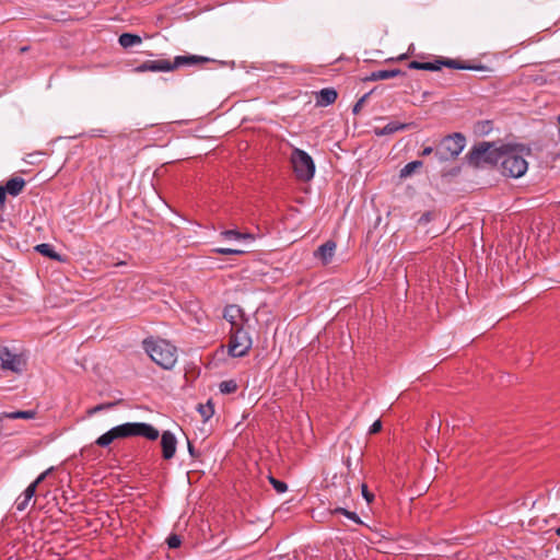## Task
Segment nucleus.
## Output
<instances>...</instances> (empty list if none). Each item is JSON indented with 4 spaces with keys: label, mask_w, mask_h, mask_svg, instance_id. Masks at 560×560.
Here are the masks:
<instances>
[{
    "label": "nucleus",
    "mask_w": 560,
    "mask_h": 560,
    "mask_svg": "<svg viewBox=\"0 0 560 560\" xmlns=\"http://www.w3.org/2000/svg\"><path fill=\"white\" fill-rule=\"evenodd\" d=\"M141 436L149 441H155L160 436V432L150 423L145 422H126L116 425L98 436L95 444L100 447L109 446L115 440Z\"/></svg>",
    "instance_id": "1"
},
{
    "label": "nucleus",
    "mask_w": 560,
    "mask_h": 560,
    "mask_svg": "<svg viewBox=\"0 0 560 560\" xmlns=\"http://www.w3.org/2000/svg\"><path fill=\"white\" fill-rule=\"evenodd\" d=\"M504 147H498L495 142H478L468 151L466 160L474 167H492L500 163Z\"/></svg>",
    "instance_id": "2"
},
{
    "label": "nucleus",
    "mask_w": 560,
    "mask_h": 560,
    "mask_svg": "<svg viewBox=\"0 0 560 560\" xmlns=\"http://www.w3.org/2000/svg\"><path fill=\"white\" fill-rule=\"evenodd\" d=\"M143 348L149 357L164 370H171L177 361V349L164 339H145Z\"/></svg>",
    "instance_id": "3"
},
{
    "label": "nucleus",
    "mask_w": 560,
    "mask_h": 560,
    "mask_svg": "<svg viewBox=\"0 0 560 560\" xmlns=\"http://www.w3.org/2000/svg\"><path fill=\"white\" fill-rule=\"evenodd\" d=\"M501 173L506 177L520 178L527 168L528 163L524 156V149L505 145L500 159Z\"/></svg>",
    "instance_id": "4"
},
{
    "label": "nucleus",
    "mask_w": 560,
    "mask_h": 560,
    "mask_svg": "<svg viewBox=\"0 0 560 560\" xmlns=\"http://www.w3.org/2000/svg\"><path fill=\"white\" fill-rule=\"evenodd\" d=\"M408 67L415 70H427V71H439L442 67H447L451 69L458 70H483V66L471 65L467 61H462L458 59H448V58H440L434 62H421L413 60L409 62Z\"/></svg>",
    "instance_id": "5"
},
{
    "label": "nucleus",
    "mask_w": 560,
    "mask_h": 560,
    "mask_svg": "<svg viewBox=\"0 0 560 560\" xmlns=\"http://www.w3.org/2000/svg\"><path fill=\"white\" fill-rule=\"evenodd\" d=\"M253 341L248 331L243 326H237L230 329V341L228 345V352L231 357L241 358L246 355Z\"/></svg>",
    "instance_id": "6"
},
{
    "label": "nucleus",
    "mask_w": 560,
    "mask_h": 560,
    "mask_svg": "<svg viewBox=\"0 0 560 560\" xmlns=\"http://www.w3.org/2000/svg\"><path fill=\"white\" fill-rule=\"evenodd\" d=\"M291 163L299 180L308 182L314 177L315 164L312 156L301 149H294L291 154Z\"/></svg>",
    "instance_id": "7"
},
{
    "label": "nucleus",
    "mask_w": 560,
    "mask_h": 560,
    "mask_svg": "<svg viewBox=\"0 0 560 560\" xmlns=\"http://www.w3.org/2000/svg\"><path fill=\"white\" fill-rule=\"evenodd\" d=\"M465 143L466 139L464 135L459 132L448 135L441 141V144L435 151V155L441 161L456 159L459 155V153L464 150Z\"/></svg>",
    "instance_id": "8"
},
{
    "label": "nucleus",
    "mask_w": 560,
    "mask_h": 560,
    "mask_svg": "<svg viewBox=\"0 0 560 560\" xmlns=\"http://www.w3.org/2000/svg\"><path fill=\"white\" fill-rule=\"evenodd\" d=\"M0 361L2 370H9L16 374H21L26 366V361L23 357L11 352L5 346L0 347Z\"/></svg>",
    "instance_id": "9"
},
{
    "label": "nucleus",
    "mask_w": 560,
    "mask_h": 560,
    "mask_svg": "<svg viewBox=\"0 0 560 560\" xmlns=\"http://www.w3.org/2000/svg\"><path fill=\"white\" fill-rule=\"evenodd\" d=\"M214 60L208 57L197 56V55H185V56H176L173 61H171L172 71L178 69L180 67H198L208 62H213Z\"/></svg>",
    "instance_id": "10"
},
{
    "label": "nucleus",
    "mask_w": 560,
    "mask_h": 560,
    "mask_svg": "<svg viewBox=\"0 0 560 560\" xmlns=\"http://www.w3.org/2000/svg\"><path fill=\"white\" fill-rule=\"evenodd\" d=\"M136 72H168L172 71L171 61L167 59L145 60L135 68Z\"/></svg>",
    "instance_id": "11"
},
{
    "label": "nucleus",
    "mask_w": 560,
    "mask_h": 560,
    "mask_svg": "<svg viewBox=\"0 0 560 560\" xmlns=\"http://www.w3.org/2000/svg\"><path fill=\"white\" fill-rule=\"evenodd\" d=\"M177 440L171 431H164L161 434L162 457L170 460L175 456Z\"/></svg>",
    "instance_id": "12"
},
{
    "label": "nucleus",
    "mask_w": 560,
    "mask_h": 560,
    "mask_svg": "<svg viewBox=\"0 0 560 560\" xmlns=\"http://www.w3.org/2000/svg\"><path fill=\"white\" fill-rule=\"evenodd\" d=\"M223 318L231 324V328L243 326L246 322L242 308L237 305L225 306L223 311Z\"/></svg>",
    "instance_id": "13"
},
{
    "label": "nucleus",
    "mask_w": 560,
    "mask_h": 560,
    "mask_svg": "<svg viewBox=\"0 0 560 560\" xmlns=\"http://www.w3.org/2000/svg\"><path fill=\"white\" fill-rule=\"evenodd\" d=\"M413 127H416V124L413 121L412 122L390 121L383 128L375 127L373 131L376 136L382 137V136L393 135L397 131L408 130Z\"/></svg>",
    "instance_id": "14"
},
{
    "label": "nucleus",
    "mask_w": 560,
    "mask_h": 560,
    "mask_svg": "<svg viewBox=\"0 0 560 560\" xmlns=\"http://www.w3.org/2000/svg\"><path fill=\"white\" fill-rule=\"evenodd\" d=\"M336 243L334 241H327L322 244L314 253L315 257L319 258L324 265H328L335 255Z\"/></svg>",
    "instance_id": "15"
},
{
    "label": "nucleus",
    "mask_w": 560,
    "mask_h": 560,
    "mask_svg": "<svg viewBox=\"0 0 560 560\" xmlns=\"http://www.w3.org/2000/svg\"><path fill=\"white\" fill-rule=\"evenodd\" d=\"M338 97L337 91L332 88H326L320 90L316 94V104L318 106H328L336 102Z\"/></svg>",
    "instance_id": "16"
},
{
    "label": "nucleus",
    "mask_w": 560,
    "mask_h": 560,
    "mask_svg": "<svg viewBox=\"0 0 560 560\" xmlns=\"http://www.w3.org/2000/svg\"><path fill=\"white\" fill-rule=\"evenodd\" d=\"M25 180L22 178V177H19V176H15V177H12L10 178L7 183H5V186H3V188L5 189V191L11 195V196H18L20 195L24 187H25Z\"/></svg>",
    "instance_id": "17"
},
{
    "label": "nucleus",
    "mask_w": 560,
    "mask_h": 560,
    "mask_svg": "<svg viewBox=\"0 0 560 560\" xmlns=\"http://www.w3.org/2000/svg\"><path fill=\"white\" fill-rule=\"evenodd\" d=\"M405 72H402L400 69H393V70H377L373 71L365 80L368 81H378V80H387L392 79L398 75H404Z\"/></svg>",
    "instance_id": "18"
},
{
    "label": "nucleus",
    "mask_w": 560,
    "mask_h": 560,
    "mask_svg": "<svg viewBox=\"0 0 560 560\" xmlns=\"http://www.w3.org/2000/svg\"><path fill=\"white\" fill-rule=\"evenodd\" d=\"M118 42L121 47L129 48V47H132L133 45L140 44L142 42V38L137 34L122 33L119 36Z\"/></svg>",
    "instance_id": "19"
},
{
    "label": "nucleus",
    "mask_w": 560,
    "mask_h": 560,
    "mask_svg": "<svg viewBox=\"0 0 560 560\" xmlns=\"http://www.w3.org/2000/svg\"><path fill=\"white\" fill-rule=\"evenodd\" d=\"M221 235L226 240H236V241H253L254 235L252 233H243L237 230H225L221 233Z\"/></svg>",
    "instance_id": "20"
},
{
    "label": "nucleus",
    "mask_w": 560,
    "mask_h": 560,
    "mask_svg": "<svg viewBox=\"0 0 560 560\" xmlns=\"http://www.w3.org/2000/svg\"><path fill=\"white\" fill-rule=\"evenodd\" d=\"M493 124L491 120H480L474 126V132L478 136H486L492 130Z\"/></svg>",
    "instance_id": "21"
},
{
    "label": "nucleus",
    "mask_w": 560,
    "mask_h": 560,
    "mask_svg": "<svg viewBox=\"0 0 560 560\" xmlns=\"http://www.w3.org/2000/svg\"><path fill=\"white\" fill-rule=\"evenodd\" d=\"M35 249L46 257H49L55 260H60V255L54 250V248L50 244H46V243L39 244L35 247Z\"/></svg>",
    "instance_id": "22"
},
{
    "label": "nucleus",
    "mask_w": 560,
    "mask_h": 560,
    "mask_svg": "<svg viewBox=\"0 0 560 560\" xmlns=\"http://www.w3.org/2000/svg\"><path fill=\"white\" fill-rule=\"evenodd\" d=\"M35 416L36 411L34 410L3 412V417L8 419H34Z\"/></svg>",
    "instance_id": "23"
},
{
    "label": "nucleus",
    "mask_w": 560,
    "mask_h": 560,
    "mask_svg": "<svg viewBox=\"0 0 560 560\" xmlns=\"http://www.w3.org/2000/svg\"><path fill=\"white\" fill-rule=\"evenodd\" d=\"M197 409H198L200 416L202 417L203 422H207L214 413V408H213L211 400H209L205 405L199 404Z\"/></svg>",
    "instance_id": "24"
},
{
    "label": "nucleus",
    "mask_w": 560,
    "mask_h": 560,
    "mask_svg": "<svg viewBox=\"0 0 560 560\" xmlns=\"http://www.w3.org/2000/svg\"><path fill=\"white\" fill-rule=\"evenodd\" d=\"M422 165L423 162L419 160L407 163L400 171V177L410 176L417 168L421 167Z\"/></svg>",
    "instance_id": "25"
},
{
    "label": "nucleus",
    "mask_w": 560,
    "mask_h": 560,
    "mask_svg": "<svg viewBox=\"0 0 560 560\" xmlns=\"http://www.w3.org/2000/svg\"><path fill=\"white\" fill-rule=\"evenodd\" d=\"M219 388L222 394H233L237 390L238 386L234 380H228L221 382Z\"/></svg>",
    "instance_id": "26"
},
{
    "label": "nucleus",
    "mask_w": 560,
    "mask_h": 560,
    "mask_svg": "<svg viewBox=\"0 0 560 560\" xmlns=\"http://www.w3.org/2000/svg\"><path fill=\"white\" fill-rule=\"evenodd\" d=\"M334 514H342L345 515L346 517H348L349 520L353 521L354 523L357 524H362V521L361 518L358 516L357 513L354 512H351V511H348L343 508H336L334 511H332Z\"/></svg>",
    "instance_id": "27"
},
{
    "label": "nucleus",
    "mask_w": 560,
    "mask_h": 560,
    "mask_svg": "<svg viewBox=\"0 0 560 560\" xmlns=\"http://www.w3.org/2000/svg\"><path fill=\"white\" fill-rule=\"evenodd\" d=\"M269 482L278 493H283L288 490V486L284 481L276 479L273 476H269Z\"/></svg>",
    "instance_id": "28"
},
{
    "label": "nucleus",
    "mask_w": 560,
    "mask_h": 560,
    "mask_svg": "<svg viewBox=\"0 0 560 560\" xmlns=\"http://www.w3.org/2000/svg\"><path fill=\"white\" fill-rule=\"evenodd\" d=\"M372 92H368L365 93L363 96H361L357 103L353 105V108H352V113L354 115H358L362 107L364 106V104L366 103V101L369 100L370 95H371Z\"/></svg>",
    "instance_id": "29"
},
{
    "label": "nucleus",
    "mask_w": 560,
    "mask_h": 560,
    "mask_svg": "<svg viewBox=\"0 0 560 560\" xmlns=\"http://www.w3.org/2000/svg\"><path fill=\"white\" fill-rule=\"evenodd\" d=\"M166 542L171 549H176L180 546L182 539L178 535L172 534L167 537Z\"/></svg>",
    "instance_id": "30"
},
{
    "label": "nucleus",
    "mask_w": 560,
    "mask_h": 560,
    "mask_svg": "<svg viewBox=\"0 0 560 560\" xmlns=\"http://www.w3.org/2000/svg\"><path fill=\"white\" fill-rule=\"evenodd\" d=\"M434 218L435 213L433 211H427L418 219L417 222L419 225H425L429 222H431Z\"/></svg>",
    "instance_id": "31"
},
{
    "label": "nucleus",
    "mask_w": 560,
    "mask_h": 560,
    "mask_svg": "<svg viewBox=\"0 0 560 560\" xmlns=\"http://www.w3.org/2000/svg\"><path fill=\"white\" fill-rule=\"evenodd\" d=\"M117 404H118V401L100 404V405L93 407L90 410V413L92 415V413H96V412L102 411V410L110 409L114 406H116Z\"/></svg>",
    "instance_id": "32"
},
{
    "label": "nucleus",
    "mask_w": 560,
    "mask_h": 560,
    "mask_svg": "<svg viewBox=\"0 0 560 560\" xmlns=\"http://www.w3.org/2000/svg\"><path fill=\"white\" fill-rule=\"evenodd\" d=\"M215 252L221 255H242L245 250L234 248H217Z\"/></svg>",
    "instance_id": "33"
},
{
    "label": "nucleus",
    "mask_w": 560,
    "mask_h": 560,
    "mask_svg": "<svg viewBox=\"0 0 560 560\" xmlns=\"http://www.w3.org/2000/svg\"><path fill=\"white\" fill-rule=\"evenodd\" d=\"M30 501L31 500H26V498L24 495L19 497L15 501L16 510L20 512L24 511L27 508Z\"/></svg>",
    "instance_id": "34"
},
{
    "label": "nucleus",
    "mask_w": 560,
    "mask_h": 560,
    "mask_svg": "<svg viewBox=\"0 0 560 560\" xmlns=\"http://www.w3.org/2000/svg\"><path fill=\"white\" fill-rule=\"evenodd\" d=\"M362 495L366 500L368 503H371L374 500V494L369 491L368 486L362 483L361 486Z\"/></svg>",
    "instance_id": "35"
},
{
    "label": "nucleus",
    "mask_w": 560,
    "mask_h": 560,
    "mask_svg": "<svg viewBox=\"0 0 560 560\" xmlns=\"http://www.w3.org/2000/svg\"><path fill=\"white\" fill-rule=\"evenodd\" d=\"M36 489L37 488L35 487V485H32V483L25 489V491L23 492V495L26 498V500L33 499V497L36 493Z\"/></svg>",
    "instance_id": "36"
},
{
    "label": "nucleus",
    "mask_w": 560,
    "mask_h": 560,
    "mask_svg": "<svg viewBox=\"0 0 560 560\" xmlns=\"http://www.w3.org/2000/svg\"><path fill=\"white\" fill-rule=\"evenodd\" d=\"M52 468H48L47 470H45L44 472H42L33 482L32 485H35V487L37 488L39 483H42L45 478L51 472Z\"/></svg>",
    "instance_id": "37"
},
{
    "label": "nucleus",
    "mask_w": 560,
    "mask_h": 560,
    "mask_svg": "<svg viewBox=\"0 0 560 560\" xmlns=\"http://www.w3.org/2000/svg\"><path fill=\"white\" fill-rule=\"evenodd\" d=\"M52 468H48L47 470H45L44 472H42L33 482L32 485H35V487L37 488L39 483H42L45 478L51 472Z\"/></svg>",
    "instance_id": "38"
},
{
    "label": "nucleus",
    "mask_w": 560,
    "mask_h": 560,
    "mask_svg": "<svg viewBox=\"0 0 560 560\" xmlns=\"http://www.w3.org/2000/svg\"><path fill=\"white\" fill-rule=\"evenodd\" d=\"M381 430H382V422H381V420H376V421H375V422L370 427L369 433H370V434H375V433H378Z\"/></svg>",
    "instance_id": "39"
},
{
    "label": "nucleus",
    "mask_w": 560,
    "mask_h": 560,
    "mask_svg": "<svg viewBox=\"0 0 560 560\" xmlns=\"http://www.w3.org/2000/svg\"><path fill=\"white\" fill-rule=\"evenodd\" d=\"M7 194L8 192L5 191L3 186H0V210H2L4 208L5 195Z\"/></svg>",
    "instance_id": "40"
},
{
    "label": "nucleus",
    "mask_w": 560,
    "mask_h": 560,
    "mask_svg": "<svg viewBox=\"0 0 560 560\" xmlns=\"http://www.w3.org/2000/svg\"><path fill=\"white\" fill-rule=\"evenodd\" d=\"M188 452L190 454L191 457H198L199 456V453L196 451V448L194 447V445L188 441Z\"/></svg>",
    "instance_id": "41"
},
{
    "label": "nucleus",
    "mask_w": 560,
    "mask_h": 560,
    "mask_svg": "<svg viewBox=\"0 0 560 560\" xmlns=\"http://www.w3.org/2000/svg\"><path fill=\"white\" fill-rule=\"evenodd\" d=\"M433 152V149L431 147H425L422 152L420 153L421 156L430 155Z\"/></svg>",
    "instance_id": "42"
},
{
    "label": "nucleus",
    "mask_w": 560,
    "mask_h": 560,
    "mask_svg": "<svg viewBox=\"0 0 560 560\" xmlns=\"http://www.w3.org/2000/svg\"><path fill=\"white\" fill-rule=\"evenodd\" d=\"M124 265H126L125 261H118V262L115 264V266H124Z\"/></svg>",
    "instance_id": "43"
},
{
    "label": "nucleus",
    "mask_w": 560,
    "mask_h": 560,
    "mask_svg": "<svg viewBox=\"0 0 560 560\" xmlns=\"http://www.w3.org/2000/svg\"><path fill=\"white\" fill-rule=\"evenodd\" d=\"M556 534H557L558 536H560V527H558V528L556 529Z\"/></svg>",
    "instance_id": "44"
},
{
    "label": "nucleus",
    "mask_w": 560,
    "mask_h": 560,
    "mask_svg": "<svg viewBox=\"0 0 560 560\" xmlns=\"http://www.w3.org/2000/svg\"><path fill=\"white\" fill-rule=\"evenodd\" d=\"M26 50H27V47H23V48H21V51H22V52H23V51H26Z\"/></svg>",
    "instance_id": "45"
}]
</instances>
